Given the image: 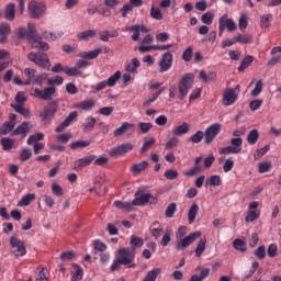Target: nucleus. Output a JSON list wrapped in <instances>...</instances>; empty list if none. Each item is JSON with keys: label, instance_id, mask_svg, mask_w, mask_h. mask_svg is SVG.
<instances>
[{"label": "nucleus", "instance_id": "56", "mask_svg": "<svg viewBox=\"0 0 281 281\" xmlns=\"http://www.w3.org/2000/svg\"><path fill=\"white\" fill-rule=\"evenodd\" d=\"M176 212H177V203L172 202L167 206L165 216L167 218H172V216H175Z\"/></svg>", "mask_w": 281, "mask_h": 281}, {"label": "nucleus", "instance_id": "29", "mask_svg": "<svg viewBox=\"0 0 281 281\" xmlns=\"http://www.w3.org/2000/svg\"><path fill=\"white\" fill-rule=\"evenodd\" d=\"M249 26V15L247 13H240L238 19V27L240 32H245Z\"/></svg>", "mask_w": 281, "mask_h": 281}, {"label": "nucleus", "instance_id": "1", "mask_svg": "<svg viewBox=\"0 0 281 281\" xmlns=\"http://www.w3.org/2000/svg\"><path fill=\"white\" fill-rule=\"evenodd\" d=\"M19 38H27L31 42L33 49H42L47 52L49 49V44L38 40L36 36V25L29 23L27 30L25 27L18 29Z\"/></svg>", "mask_w": 281, "mask_h": 281}, {"label": "nucleus", "instance_id": "64", "mask_svg": "<svg viewBox=\"0 0 281 281\" xmlns=\"http://www.w3.org/2000/svg\"><path fill=\"white\" fill-rule=\"evenodd\" d=\"M20 159L22 161H29V159H32V149H22V151L20 153Z\"/></svg>", "mask_w": 281, "mask_h": 281}, {"label": "nucleus", "instance_id": "8", "mask_svg": "<svg viewBox=\"0 0 281 281\" xmlns=\"http://www.w3.org/2000/svg\"><path fill=\"white\" fill-rule=\"evenodd\" d=\"M31 63L37 65V67H42V69H49L52 67V63L49 61V57L45 53H30L27 56Z\"/></svg>", "mask_w": 281, "mask_h": 281}, {"label": "nucleus", "instance_id": "41", "mask_svg": "<svg viewBox=\"0 0 281 281\" xmlns=\"http://www.w3.org/2000/svg\"><path fill=\"white\" fill-rule=\"evenodd\" d=\"M258 139H260V133H258V130H251L247 136L248 144H250V146H254L256 145Z\"/></svg>", "mask_w": 281, "mask_h": 281}, {"label": "nucleus", "instance_id": "18", "mask_svg": "<svg viewBox=\"0 0 281 281\" xmlns=\"http://www.w3.org/2000/svg\"><path fill=\"white\" fill-rule=\"evenodd\" d=\"M133 150V144L124 143L117 147L112 148L109 151L110 157H120L122 155H126V153H131Z\"/></svg>", "mask_w": 281, "mask_h": 281}, {"label": "nucleus", "instance_id": "24", "mask_svg": "<svg viewBox=\"0 0 281 281\" xmlns=\"http://www.w3.org/2000/svg\"><path fill=\"white\" fill-rule=\"evenodd\" d=\"M12 30L10 29V24L3 23L0 25V43L5 44L8 43V36H10V33Z\"/></svg>", "mask_w": 281, "mask_h": 281}, {"label": "nucleus", "instance_id": "46", "mask_svg": "<svg viewBox=\"0 0 281 281\" xmlns=\"http://www.w3.org/2000/svg\"><path fill=\"white\" fill-rule=\"evenodd\" d=\"M114 207H117L119 210H125V212H131V210H133V202L115 201Z\"/></svg>", "mask_w": 281, "mask_h": 281}, {"label": "nucleus", "instance_id": "3", "mask_svg": "<svg viewBox=\"0 0 281 281\" xmlns=\"http://www.w3.org/2000/svg\"><path fill=\"white\" fill-rule=\"evenodd\" d=\"M243 135H245V130H235L233 132V137L231 139V146L220 149V155H238L243 150Z\"/></svg>", "mask_w": 281, "mask_h": 281}, {"label": "nucleus", "instance_id": "2", "mask_svg": "<svg viewBox=\"0 0 281 281\" xmlns=\"http://www.w3.org/2000/svg\"><path fill=\"white\" fill-rule=\"evenodd\" d=\"M201 231H196L188 235V227L180 226L176 232V249H178V251L188 249V247H190L194 240L201 238Z\"/></svg>", "mask_w": 281, "mask_h": 281}, {"label": "nucleus", "instance_id": "4", "mask_svg": "<svg viewBox=\"0 0 281 281\" xmlns=\"http://www.w3.org/2000/svg\"><path fill=\"white\" fill-rule=\"evenodd\" d=\"M146 189L145 188H138L137 191L135 192V198L132 201V206H144L148 205H157V198L150 193H145Z\"/></svg>", "mask_w": 281, "mask_h": 281}, {"label": "nucleus", "instance_id": "9", "mask_svg": "<svg viewBox=\"0 0 281 281\" xmlns=\"http://www.w3.org/2000/svg\"><path fill=\"white\" fill-rule=\"evenodd\" d=\"M260 202L252 201L248 204V210L245 216V223H254L255 221H258L260 218Z\"/></svg>", "mask_w": 281, "mask_h": 281}, {"label": "nucleus", "instance_id": "32", "mask_svg": "<svg viewBox=\"0 0 281 281\" xmlns=\"http://www.w3.org/2000/svg\"><path fill=\"white\" fill-rule=\"evenodd\" d=\"M30 133V123L23 122L18 128L13 132V135H22V137H25Z\"/></svg>", "mask_w": 281, "mask_h": 281}, {"label": "nucleus", "instance_id": "52", "mask_svg": "<svg viewBox=\"0 0 281 281\" xmlns=\"http://www.w3.org/2000/svg\"><path fill=\"white\" fill-rule=\"evenodd\" d=\"M204 137H205V133H203V131H198L195 134H193L190 137V142H192V144H201Z\"/></svg>", "mask_w": 281, "mask_h": 281}, {"label": "nucleus", "instance_id": "55", "mask_svg": "<svg viewBox=\"0 0 281 281\" xmlns=\"http://www.w3.org/2000/svg\"><path fill=\"white\" fill-rule=\"evenodd\" d=\"M233 247L237 251H247V244L243 239H235L233 241Z\"/></svg>", "mask_w": 281, "mask_h": 281}, {"label": "nucleus", "instance_id": "34", "mask_svg": "<svg viewBox=\"0 0 281 281\" xmlns=\"http://www.w3.org/2000/svg\"><path fill=\"white\" fill-rule=\"evenodd\" d=\"M200 78L203 82H216V72H205V70L200 71Z\"/></svg>", "mask_w": 281, "mask_h": 281}, {"label": "nucleus", "instance_id": "57", "mask_svg": "<svg viewBox=\"0 0 281 281\" xmlns=\"http://www.w3.org/2000/svg\"><path fill=\"white\" fill-rule=\"evenodd\" d=\"M63 36V32H56V33H43V38L46 41H57V38H60Z\"/></svg>", "mask_w": 281, "mask_h": 281}, {"label": "nucleus", "instance_id": "36", "mask_svg": "<svg viewBox=\"0 0 281 281\" xmlns=\"http://www.w3.org/2000/svg\"><path fill=\"white\" fill-rule=\"evenodd\" d=\"M206 245H207V239L205 237H203L199 240V244L195 248L196 258H201V256H203V252L205 251V246Z\"/></svg>", "mask_w": 281, "mask_h": 281}, {"label": "nucleus", "instance_id": "53", "mask_svg": "<svg viewBox=\"0 0 281 281\" xmlns=\"http://www.w3.org/2000/svg\"><path fill=\"white\" fill-rule=\"evenodd\" d=\"M50 189L55 196H63L65 194V189H63V187L56 182L52 183Z\"/></svg>", "mask_w": 281, "mask_h": 281}, {"label": "nucleus", "instance_id": "12", "mask_svg": "<svg viewBox=\"0 0 281 281\" xmlns=\"http://www.w3.org/2000/svg\"><path fill=\"white\" fill-rule=\"evenodd\" d=\"M221 123H214L210 125L204 133L205 144H212L216 136L221 133Z\"/></svg>", "mask_w": 281, "mask_h": 281}, {"label": "nucleus", "instance_id": "6", "mask_svg": "<svg viewBox=\"0 0 281 281\" xmlns=\"http://www.w3.org/2000/svg\"><path fill=\"white\" fill-rule=\"evenodd\" d=\"M117 258L124 267L133 269L135 267V252L131 248H119Z\"/></svg>", "mask_w": 281, "mask_h": 281}, {"label": "nucleus", "instance_id": "43", "mask_svg": "<svg viewBox=\"0 0 281 281\" xmlns=\"http://www.w3.org/2000/svg\"><path fill=\"white\" fill-rule=\"evenodd\" d=\"M223 183V179H221V176H211L206 180V184L211 186V188H216Z\"/></svg>", "mask_w": 281, "mask_h": 281}, {"label": "nucleus", "instance_id": "48", "mask_svg": "<svg viewBox=\"0 0 281 281\" xmlns=\"http://www.w3.org/2000/svg\"><path fill=\"white\" fill-rule=\"evenodd\" d=\"M272 167L273 165L271 164V161L266 160L259 164L258 171L260 172V175H265V172H269V170H271Z\"/></svg>", "mask_w": 281, "mask_h": 281}, {"label": "nucleus", "instance_id": "14", "mask_svg": "<svg viewBox=\"0 0 281 281\" xmlns=\"http://www.w3.org/2000/svg\"><path fill=\"white\" fill-rule=\"evenodd\" d=\"M58 111V103L52 102L49 103L40 114L43 122H52L54 115Z\"/></svg>", "mask_w": 281, "mask_h": 281}, {"label": "nucleus", "instance_id": "54", "mask_svg": "<svg viewBox=\"0 0 281 281\" xmlns=\"http://www.w3.org/2000/svg\"><path fill=\"white\" fill-rule=\"evenodd\" d=\"M43 137H45V135L43 133H36L34 135H31L27 138L29 146H32V144H38V142H41L43 139Z\"/></svg>", "mask_w": 281, "mask_h": 281}, {"label": "nucleus", "instance_id": "23", "mask_svg": "<svg viewBox=\"0 0 281 281\" xmlns=\"http://www.w3.org/2000/svg\"><path fill=\"white\" fill-rule=\"evenodd\" d=\"M235 38L237 41V43H239L240 45H251V43H254V35L246 33H239L237 35H235Z\"/></svg>", "mask_w": 281, "mask_h": 281}, {"label": "nucleus", "instance_id": "28", "mask_svg": "<svg viewBox=\"0 0 281 281\" xmlns=\"http://www.w3.org/2000/svg\"><path fill=\"white\" fill-rule=\"evenodd\" d=\"M139 59L133 58L131 63H127L125 65V71H127V74H137V68L139 67Z\"/></svg>", "mask_w": 281, "mask_h": 281}, {"label": "nucleus", "instance_id": "26", "mask_svg": "<svg viewBox=\"0 0 281 281\" xmlns=\"http://www.w3.org/2000/svg\"><path fill=\"white\" fill-rule=\"evenodd\" d=\"M131 250L134 251L139 247H144V239L137 235H132L130 239Z\"/></svg>", "mask_w": 281, "mask_h": 281}, {"label": "nucleus", "instance_id": "45", "mask_svg": "<svg viewBox=\"0 0 281 281\" xmlns=\"http://www.w3.org/2000/svg\"><path fill=\"white\" fill-rule=\"evenodd\" d=\"M95 126V117L89 116L86 122L83 123V132L85 133H91L93 131V127Z\"/></svg>", "mask_w": 281, "mask_h": 281}, {"label": "nucleus", "instance_id": "58", "mask_svg": "<svg viewBox=\"0 0 281 281\" xmlns=\"http://www.w3.org/2000/svg\"><path fill=\"white\" fill-rule=\"evenodd\" d=\"M201 21H202V23H204V25H212V23L214 21V13L206 12V13L202 14Z\"/></svg>", "mask_w": 281, "mask_h": 281}, {"label": "nucleus", "instance_id": "20", "mask_svg": "<svg viewBox=\"0 0 281 281\" xmlns=\"http://www.w3.org/2000/svg\"><path fill=\"white\" fill-rule=\"evenodd\" d=\"M93 161H95V156H93V155H90V156L85 157V158H80V159L75 161L74 169L75 170H82V168H87V166H91V164Z\"/></svg>", "mask_w": 281, "mask_h": 281}, {"label": "nucleus", "instance_id": "50", "mask_svg": "<svg viewBox=\"0 0 281 281\" xmlns=\"http://www.w3.org/2000/svg\"><path fill=\"white\" fill-rule=\"evenodd\" d=\"M270 146L266 145L263 148L257 149L254 154L255 161H258V159H262L267 153H269Z\"/></svg>", "mask_w": 281, "mask_h": 281}, {"label": "nucleus", "instance_id": "44", "mask_svg": "<svg viewBox=\"0 0 281 281\" xmlns=\"http://www.w3.org/2000/svg\"><path fill=\"white\" fill-rule=\"evenodd\" d=\"M161 273V268H154L151 271L147 272L143 281H155L157 276Z\"/></svg>", "mask_w": 281, "mask_h": 281}, {"label": "nucleus", "instance_id": "15", "mask_svg": "<svg viewBox=\"0 0 281 281\" xmlns=\"http://www.w3.org/2000/svg\"><path fill=\"white\" fill-rule=\"evenodd\" d=\"M218 25L223 26L227 32H236V30H238V25L227 13L218 19Z\"/></svg>", "mask_w": 281, "mask_h": 281}, {"label": "nucleus", "instance_id": "51", "mask_svg": "<svg viewBox=\"0 0 281 281\" xmlns=\"http://www.w3.org/2000/svg\"><path fill=\"white\" fill-rule=\"evenodd\" d=\"M122 78V72L117 70L114 75H112L105 82L108 83V87H115L117 80Z\"/></svg>", "mask_w": 281, "mask_h": 281}, {"label": "nucleus", "instance_id": "33", "mask_svg": "<svg viewBox=\"0 0 281 281\" xmlns=\"http://www.w3.org/2000/svg\"><path fill=\"white\" fill-rule=\"evenodd\" d=\"M149 164L148 161L144 160L139 164L133 165L131 170L134 175H139L140 172H144L148 168Z\"/></svg>", "mask_w": 281, "mask_h": 281}, {"label": "nucleus", "instance_id": "37", "mask_svg": "<svg viewBox=\"0 0 281 281\" xmlns=\"http://www.w3.org/2000/svg\"><path fill=\"white\" fill-rule=\"evenodd\" d=\"M72 267L75 268V272L71 276V281L82 280V277L85 276V271L77 263H72Z\"/></svg>", "mask_w": 281, "mask_h": 281}, {"label": "nucleus", "instance_id": "27", "mask_svg": "<svg viewBox=\"0 0 281 281\" xmlns=\"http://www.w3.org/2000/svg\"><path fill=\"white\" fill-rule=\"evenodd\" d=\"M15 12L16 8L14 7V3L7 4L4 9V19H7V21H14Z\"/></svg>", "mask_w": 281, "mask_h": 281}, {"label": "nucleus", "instance_id": "42", "mask_svg": "<svg viewBox=\"0 0 281 281\" xmlns=\"http://www.w3.org/2000/svg\"><path fill=\"white\" fill-rule=\"evenodd\" d=\"M171 240H172V229L167 228L161 240H160L161 247H168V245H170Z\"/></svg>", "mask_w": 281, "mask_h": 281}, {"label": "nucleus", "instance_id": "21", "mask_svg": "<svg viewBox=\"0 0 281 281\" xmlns=\"http://www.w3.org/2000/svg\"><path fill=\"white\" fill-rule=\"evenodd\" d=\"M171 133L176 137H181V135H187V133H190V123L183 122L182 124L173 127Z\"/></svg>", "mask_w": 281, "mask_h": 281}, {"label": "nucleus", "instance_id": "60", "mask_svg": "<svg viewBox=\"0 0 281 281\" xmlns=\"http://www.w3.org/2000/svg\"><path fill=\"white\" fill-rule=\"evenodd\" d=\"M150 16L156 21H161V19H164V13H161V10L159 8L151 7Z\"/></svg>", "mask_w": 281, "mask_h": 281}, {"label": "nucleus", "instance_id": "19", "mask_svg": "<svg viewBox=\"0 0 281 281\" xmlns=\"http://www.w3.org/2000/svg\"><path fill=\"white\" fill-rule=\"evenodd\" d=\"M55 93H56V88L47 87L44 90L36 88L34 90L33 95L35 98H40L41 100H49V98H52V95H54Z\"/></svg>", "mask_w": 281, "mask_h": 281}, {"label": "nucleus", "instance_id": "63", "mask_svg": "<svg viewBox=\"0 0 281 281\" xmlns=\"http://www.w3.org/2000/svg\"><path fill=\"white\" fill-rule=\"evenodd\" d=\"M64 74H66L67 76H80V74L82 72L80 71V69H78V67H65Z\"/></svg>", "mask_w": 281, "mask_h": 281}, {"label": "nucleus", "instance_id": "7", "mask_svg": "<svg viewBox=\"0 0 281 281\" xmlns=\"http://www.w3.org/2000/svg\"><path fill=\"white\" fill-rule=\"evenodd\" d=\"M238 93H240V85H237L235 89L226 88L222 95L223 106H232V104H236V100H238Z\"/></svg>", "mask_w": 281, "mask_h": 281}, {"label": "nucleus", "instance_id": "30", "mask_svg": "<svg viewBox=\"0 0 281 281\" xmlns=\"http://www.w3.org/2000/svg\"><path fill=\"white\" fill-rule=\"evenodd\" d=\"M37 276L35 281H48L49 280V272H47L46 268L43 266L37 267Z\"/></svg>", "mask_w": 281, "mask_h": 281}, {"label": "nucleus", "instance_id": "47", "mask_svg": "<svg viewBox=\"0 0 281 281\" xmlns=\"http://www.w3.org/2000/svg\"><path fill=\"white\" fill-rule=\"evenodd\" d=\"M11 106L16 113H20V115H23L24 117H30V110L25 109L23 104L12 103Z\"/></svg>", "mask_w": 281, "mask_h": 281}, {"label": "nucleus", "instance_id": "13", "mask_svg": "<svg viewBox=\"0 0 281 281\" xmlns=\"http://www.w3.org/2000/svg\"><path fill=\"white\" fill-rule=\"evenodd\" d=\"M125 32H132V41H139V34H148L150 30L143 24H135L132 26H126Z\"/></svg>", "mask_w": 281, "mask_h": 281}, {"label": "nucleus", "instance_id": "40", "mask_svg": "<svg viewBox=\"0 0 281 281\" xmlns=\"http://www.w3.org/2000/svg\"><path fill=\"white\" fill-rule=\"evenodd\" d=\"M95 34H98L95 30H88V31L78 33L77 37L79 38V41H89V38H93Z\"/></svg>", "mask_w": 281, "mask_h": 281}, {"label": "nucleus", "instance_id": "10", "mask_svg": "<svg viewBox=\"0 0 281 281\" xmlns=\"http://www.w3.org/2000/svg\"><path fill=\"white\" fill-rule=\"evenodd\" d=\"M47 8L43 2L32 1L29 3V13L33 19L45 16Z\"/></svg>", "mask_w": 281, "mask_h": 281}, {"label": "nucleus", "instance_id": "17", "mask_svg": "<svg viewBox=\"0 0 281 281\" xmlns=\"http://www.w3.org/2000/svg\"><path fill=\"white\" fill-rule=\"evenodd\" d=\"M172 53L166 52L158 64L159 72L165 74V71H169V69L172 67Z\"/></svg>", "mask_w": 281, "mask_h": 281}, {"label": "nucleus", "instance_id": "31", "mask_svg": "<svg viewBox=\"0 0 281 281\" xmlns=\"http://www.w3.org/2000/svg\"><path fill=\"white\" fill-rule=\"evenodd\" d=\"M24 76L26 78V81L24 85H32L36 80V70L32 68L24 69Z\"/></svg>", "mask_w": 281, "mask_h": 281}, {"label": "nucleus", "instance_id": "22", "mask_svg": "<svg viewBox=\"0 0 281 281\" xmlns=\"http://www.w3.org/2000/svg\"><path fill=\"white\" fill-rule=\"evenodd\" d=\"M135 128V124L124 122L122 125L114 130L113 135L114 137H121L124 133H128V131H133Z\"/></svg>", "mask_w": 281, "mask_h": 281}, {"label": "nucleus", "instance_id": "59", "mask_svg": "<svg viewBox=\"0 0 281 281\" xmlns=\"http://www.w3.org/2000/svg\"><path fill=\"white\" fill-rule=\"evenodd\" d=\"M265 87V83L262 82V79L258 80L255 85V88L251 91V95L254 98H257L259 93H262V88Z\"/></svg>", "mask_w": 281, "mask_h": 281}, {"label": "nucleus", "instance_id": "38", "mask_svg": "<svg viewBox=\"0 0 281 281\" xmlns=\"http://www.w3.org/2000/svg\"><path fill=\"white\" fill-rule=\"evenodd\" d=\"M95 106V101L93 100H85L77 104V109H81L82 111H91Z\"/></svg>", "mask_w": 281, "mask_h": 281}, {"label": "nucleus", "instance_id": "5", "mask_svg": "<svg viewBox=\"0 0 281 281\" xmlns=\"http://www.w3.org/2000/svg\"><path fill=\"white\" fill-rule=\"evenodd\" d=\"M192 85H194V75L186 74L179 81V99L183 100L186 95H188V91L192 89Z\"/></svg>", "mask_w": 281, "mask_h": 281}, {"label": "nucleus", "instance_id": "62", "mask_svg": "<svg viewBox=\"0 0 281 281\" xmlns=\"http://www.w3.org/2000/svg\"><path fill=\"white\" fill-rule=\"evenodd\" d=\"M12 128H14V123L13 122L4 123L0 127V135H8V133H11Z\"/></svg>", "mask_w": 281, "mask_h": 281}, {"label": "nucleus", "instance_id": "35", "mask_svg": "<svg viewBox=\"0 0 281 281\" xmlns=\"http://www.w3.org/2000/svg\"><path fill=\"white\" fill-rule=\"evenodd\" d=\"M272 19H273V15H271V13H266V14L261 15V18H260V27L262 30H265L267 27H271Z\"/></svg>", "mask_w": 281, "mask_h": 281}, {"label": "nucleus", "instance_id": "16", "mask_svg": "<svg viewBox=\"0 0 281 281\" xmlns=\"http://www.w3.org/2000/svg\"><path fill=\"white\" fill-rule=\"evenodd\" d=\"M110 50L109 47L95 48L94 50L79 53L78 56L85 60H95L100 54H109Z\"/></svg>", "mask_w": 281, "mask_h": 281}, {"label": "nucleus", "instance_id": "11", "mask_svg": "<svg viewBox=\"0 0 281 281\" xmlns=\"http://www.w3.org/2000/svg\"><path fill=\"white\" fill-rule=\"evenodd\" d=\"M10 245L13 248V254L16 258H21L27 254L25 243H23V240L19 239L16 236H12L10 238Z\"/></svg>", "mask_w": 281, "mask_h": 281}, {"label": "nucleus", "instance_id": "49", "mask_svg": "<svg viewBox=\"0 0 281 281\" xmlns=\"http://www.w3.org/2000/svg\"><path fill=\"white\" fill-rule=\"evenodd\" d=\"M251 63H254V56L248 55L246 56L241 64L238 67V71H245V69H247V67H249L251 65Z\"/></svg>", "mask_w": 281, "mask_h": 281}, {"label": "nucleus", "instance_id": "61", "mask_svg": "<svg viewBox=\"0 0 281 281\" xmlns=\"http://www.w3.org/2000/svg\"><path fill=\"white\" fill-rule=\"evenodd\" d=\"M1 144H2V149L3 150H12V148H14V139L2 138Z\"/></svg>", "mask_w": 281, "mask_h": 281}, {"label": "nucleus", "instance_id": "25", "mask_svg": "<svg viewBox=\"0 0 281 281\" xmlns=\"http://www.w3.org/2000/svg\"><path fill=\"white\" fill-rule=\"evenodd\" d=\"M199 214V204L192 203L188 211V223L192 225L196 221V215Z\"/></svg>", "mask_w": 281, "mask_h": 281}, {"label": "nucleus", "instance_id": "39", "mask_svg": "<svg viewBox=\"0 0 281 281\" xmlns=\"http://www.w3.org/2000/svg\"><path fill=\"white\" fill-rule=\"evenodd\" d=\"M34 199H36V195L34 193H29V194L22 196V199L19 201L18 205L20 207H25V206L30 205V203H32V201H34Z\"/></svg>", "mask_w": 281, "mask_h": 281}]
</instances>
